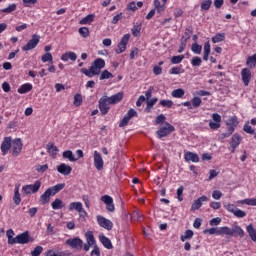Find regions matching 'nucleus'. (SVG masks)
Returning a JSON list of instances; mask_svg holds the SVG:
<instances>
[{
    "label": "nucleus",
    "instance_id": "f257e3e1",
    "mask_svg": "<svg viewBox=\"0 0 256 256\" xmlns=\"http://www.w3.org/2000/svg\"><path fill=\"white\" fill-rule=\"evenodd\" d=\"M39 189H41V182L37 180L34 184L23 186L22 193L23 195H31L32 193H37Z\"/></svg>",
    "mask_w": 256,
    "mask_h": 256
},
{
    "label": "nucleus",
    "instance_id": "f03ea898",
    "mask_svg": "<svg viewBox=\"0 0 256 256\" xmlns=\"http://www.w3.org/2000/svg\"><path fill=\"white\" fill-rule=\"evenodd\" d=\"M11 147L13 157H19L21 155V151H23V142H21L20 138L11 140Z\"/></svg>",
    "mask_w": 256,
    "mask_h": 256
},
{
    "label": "nucleus",
    "instance_id": "7ed1b4c3",
    "mask_svg": "<svg viewBox=\"0 0 256 256\" xmlns=\"http://www.w3.org/2000/svg\"><path fill=\"white\" fill-rule=\"evenodd\" d=\"M226 235L230 237H245V231L240 226L234 225L232 228L226 226Z\"/></svg>",
    "mask_w": 256,
    "mask_h": 256
},
{
    "label": "nucleus",
    "instance_id": "20e7f679",
    "mask_svg": "<svg viewBox=\"0 0 256 256\" xmlns=\"http://www.w3.org/2000/svg\"><path fill=\"white\" fill-rule=\"evenodd\" d=\"M166 126L161 127L156 134L158 135L159 139H163V137H167V135H171L173 131H175V127L169 124L168 122L165 123Z\"/></svg>",
    "mask_w": 256,
    "mask_h": 256
},
{
    "label": "nucleus",
    "instance_id": "39448f33",
    "mask_svg": "<svg viewBox=\"0 0 256 256\" xmlns=\"http://www.w3.org/2000/svg\"><path fill=\"white\" fill-rule=\"evenodd\" d=\"M39 35L34 34L32 35V38L28 41V43L22 47V51H31L33 49H35V47H37V45H39Z\"/></svg>",
    "mask_w": 256,
    "mask_h": 256
},
{
    "label": "nucleus",
    "instance_id": "423d86ee",
    "mask_svg": "<svg viewBox=\"0 0 256 256\" xmlns=\"http://www.w3.org/2000/svg\"><path fill=\"white\" fill-rule=\"evenodd\" d=\"M66 245L71 247V249L81 250L84 248L83 240H81V238H79V237L70 238V239L66 240Z\"/></svg>",
    "mask_w": 256,
    "mask_h": 256
},
{
    "label": "nucleus",
    "instance_id": "0eeeda50",
    "mask_svg": "<svg viewBox=\"0 0 256 256\" xmlns=\"http://www.w3.org/2000/svg\"><path fill=\"white\" fill-rule=\"evenodd\" d=\"M102 203L106 204V210L109 213H114L115 212V204H113V197L109 195H104L101 197Z\"/></svg>",
    "mask_w": 256,
    "mask_h": 256
},
{
    "label": "nucleus",
    "instance_id": "6e6552de",
    "mask_svg": "<svg viewBox=\"0 0 256 256\" xmlns=\"http://www.w3.org/2000/svg\"><path fill=\"white\" fill-rule=\"evenodd\" d=\"M81 73L86 75V77H95V75H99L101 73V70L96 65L92 64L89 70L87 68H82Z\"/></svg>",
    "mask_w": 256,
    "mask_h": 256
},
{
    "label": "nucleus",
    "instance_id": "1a4fd4ad",
    "mask_svg": "<svg viewBox=\"0 0 256 256\" xmlns=\"http://www.w3.org/2000/svg\"><path fill=\"white\" fill-rule=\"evenodd\" d=\"M212 119L213 121L210 120L209 122V127L213 131H217V129L221 127V115H219L218 113H214L212 114Z\"/></svg>",
    "mask_w": 256,
    "mask_h": 256
},
{
    "label": "nucleus",
    "instance_id": "9d476101",
    "mask_svg": "<svg viewBox=\"0 0 256 256\" xmlns=\"http://www.w3.org/2000/svg\"><path fill=\"white\" fill-rule=\"evenodd\" d=\"M97 221L100 227H103V229H106L107 231H111L113 229V222H111V220L103 216H97Z\"/></svg>",
    "mask_w": 256,
    "mask_h": 256
},
{
    "label": "nucleus",
    "instance_id": "9b49d317",
    "mask_svg": "<svg viewBox=\"0 0 256 256\" xmlns=\"http://www.w3.org/2000/svg\"><path fill=\"white\" fill-rule=\"evenodd\" d=\"M94 167L97 169V171H103V156H101V153L98 151H94Z\"/></svg>",
    "mask_w": 256,
    "mask_h": 256
},
{
    "label": "nucleus",
    "instance_id": "f8f14e48",
    "mask_svg": "<svg viewBox=\"0 0 256 256\" xmlns=\"http://www.w3.org/2000/svg\"><path fill=\"white\" fill-rule=\"evenodd\" d=\"M109 105H111V103H109V100L107 99V97L100 98L99 109L103 115H107V113H109V109H110Z\"/></svg>",
    "mask_w": 256,
    "mask_h": 256
},
{
    "label": "nucleus",
    "instance_id": "ddd939ff",
    "mask_svg": "<svg viewBox=\"0 0 256 256\" xmlns=\"http://www.w3.org/2000/svg\"><path fill=\"white\" fill-rule=\"evenodd\" d=\"M87 243L84 244V251H89L93 245H95V236L92 231H88L85 233Z\"/></svg>",
    "mask_w": 256,
    "mask_h": 256
},
{
    "label": "nucleus",
    "instance_id": "4468645a",
    "mask_svg": "<svg viewBox=\"0 0 256 256\" xmlns=\"http://www.w3.org/2000/svg\"><path fill=\"white\" fill-rule=\"evenodd\" d=\"M209 201V198L205 195L199 197L198 199L194 200L191 206V211H198L203 206V203Z\"/></svg>",
    "mask_w": 256,
    "mask_h": 256
},
{
    "label": "nucleus",
    "instance_id": "2eb2a0df",
    "mask_svg": "<svg viewBox=\"0 0 256 256\" xmlns=\"http://www.w3.org/2000/svg\"><path fill=\"white\" fill-rule=\"evenodd\" d=\"M31 241H33V239L27 231L17 235V242L19 245H27V243H31Z\"/></svg>",
    "mask_w": 256,
    "mask_h": 256
},
{
    "label": "nucleus",
    "instance_id": "dca6fc26",
    "mask_svg": "<svg viewBox=\"0 0 256 256\" xmlns=\"http://www.w3.org/2000/svg\"><path fill=\"white\" fill-rule=\"evenodd\" d=\"M241 77L245 87H248L249 83H251V70L249 68L242 69Z\"/></svg>",
    "mask_w": 256,
    "mask_h": 256
},
{
    "label": "nucleus",
    "instance_id": "f3484780",
    "mask_svg": "<svg viewBox=\"0 0 256 256\" xmlns=\"http://www.w3.org/2000/svg\"><path fill=\"white\" fill-rule=\"evenodd\" d=\"M0 148L2 151V155H7V153H9V150L11 149V137L4 138Z\"/></svg>",
    "mask_w": 256,
    "mask_h": 256
},
{
    "label": "nucleus",
    "instance_id": "a211bd4d",
    "mask_svg": "<svg viewBox=\"0 0 256 256\" xmlns=\"http://www.w3.org/2000/svg\"><path fill=\"white\" fill-rule=\"evenodd\" d=\"M226 226L220 228H209L204 231V233H209V235H226Z\"/></svg>",
    "mask_w": 256,
    "mask_h": 256
},
{
    "label": "nucleus",
    "instance_id": "6ab92c4d",
    "mask_svg": "<svg viewBox=\"0 0 256 256\" xmlns=\"http://www.w3.org/2000/svg\"><path fill=\"white\" fill-rule=\"evenodd\" d=\"M57 171L58 173H61V175H71V171H73V168L65 163H62L57 166Z\"/></svg>",
    "mask_w": 256,
    "mask_h": 256
},
{
    "label": "nucleus",
    "instance_id": "aec40b11",
    "mask_svg": "<svg viewBox=\"0 0 256 256\" xmlns=\"http://www.w3.org/2000/svg\"><path fill=\"white\" fill-rule=\"evenodd\" d=\"M51 195H53V194H52L51 190H49V188H48L40 197L41 205H47V203H49V201L51 200Z\"/></svg>",
    "mask_w": 256,
    "mask_h": 256
},
{
    "label": "nucleus",
    "instance_id": "412c9836",
    "mask_svg": "<svg viewBox=\"0 0 256 256\" xmlns=\"http://www.w3.org/2000/svg\"><path fill=\"white\" fill-rule=\"evenodd\" d=\"M123 99V92H119L115 95H112L111 97H107L108 103L110 105H115V103H119V101H122Z\"/></svg>",
    "mask_w": 256,
    "mask_h": 256
},
{
    "label": "nucleus",
    "instance_id": "4be33fe9",
    "mask_svg": "<svg viewBox=\"0 0 256 256\" xmlns=\"http://www.w3.org/2000/svg\"><path fill=\"white\" fill-rule=\"evenodd\" d=\"M185 161H192V163H199V155L193 152H186L184 155Z\"/></svg>",
    "mask_w": 256,
    "mask_h": 256
},
{
    "label": "nucleus",
    "instance_id": "5701e85b",
    "mask_svg": "<svg viewBox=\"0 0 256 256\" xmlns=\"http://www.w3.org/2000/svg\"><path fill=\"white\" fill-rule=\"evenodd\" d=\"M241 144V136L239 134H234L231 138L230 145L232 149H237Z\"/></svg>",
    "mask_w": 256,
    "mask_h": 256
},
{
    "label": "nucleus",
    "instance_id": "b1692460",
    "mask_svg": "<svg viewBox=\"0 0 256 256\" xmlns=\"http://www.w3.org/2000/svg\"><path fill=\"white\" fill-rule=\"evenodd\" d=\"M77 61V54L75 52H66L62 54L61 60L62 61Z\"/></svg>",
    "mask_w": 256,
    "mask_h": 256
},
{
    "label": "nucleus",
    "instance_id": "393cba45",
    "mask_svg": "<svg viewBox=\"0 0 256 256\" xmlns=\"http://www.w3.org/2000/svg\"><path fill=\"white\" fill-rule=\"evenodd\" d=\"M46 149L48 151V153L52 156L55 157V155H57V153H59V149L57 148V146H55V144L49 142L46 146Z\"/></svg>",
    "mask_w": 256,
    "mask_h": 256
},
{
    "label": "nucleus",
    "instance_id": "a878e982",
    "mask_svg": "<svg viewBox=\"0 0 256 256\" xmlns=\"http://www.w3.org/2000/svg\"><path fill=\"white\" fill-rule=\"evenodd\" d=\"M78 211V213L83 212V204L81 202H72L69 205V211Z\"/></svg>",
    "mask_w": 256,
    "mask_h": 256
},
{
    "label": "nucleus",
    "instance_id": "bb28decb",
    "mask_svg": "<svg viewBox=\"0 0 256 256\" xmlns=\"http://www.w3.org/2000/svg\"><path fill=\"white\" fill-rule=\"evenodd\" d=\"M246 231H247L250 239H252V241L256 242V229H255V227H253V224H249L246 227Z\"/></svg>",
    "mask_w": 256,
    "mask_h": 256
},
{
    "label": "nucleus",
    "instance_id": "cd10ccee",
    "mask_svg": "<svg viewBox=\"0 0 256 256\" xmlns=\"http://www.w3.org/2000/svg\"><path fill=\"white\" fill-rule=\"evenodd\" d=\"M102 245L106 248V249H112L113 248V244L111 243V240L109 238H107L106 236H100L99 237Z\"/></svg>",
    "mask_w": 256,
    "mask_h": 256
},
{
    "label": "nucleus",
    "instance_id": "c85d7f7f",
    "mask_svg": "<svg viewBox=\"0 0 256 256\" xmlns=\"http://www.w3.org/2000/svg\"><path fill=\"white\" fill-rule=\"evenodd\" d=\"M48 189L51 190L52 195H57L59 191H63V189H65V183L56 184Z\"/></svg>",
    "mask_w": 256,
    "mask_h": 256
},
{
    "label": "nucleus",
    "instance_id": "c756f323",
    "mask_svg": "<svg viewBox=\"0 0 256 256\" xmlns=\"http://www.w3.org/2000/svg\"><path fill=\"white\" fill-rule=\"evenodd\" d=\"M31 89H33V85H31L30 83H26L18 89V93H20V95H24V93H29Z\"/></svg>",
    "mask_w": 256,
    "mask_h": 256
},
{
    "label": "nucleus",
    "instance_id": "7c9ffc66",
    "mask_svg": "<svg viewBox=\"0 0 256 256\" xmlns=\"http://www.w3.org/2000/svg\"><path fill=\"white\" fill-rule=\"evenodd\" d=\"M141 27L143 24L141 22H136L132 28V35L134 37H139V33H141Z\"/></svg>",
    "mask_w": 256,
    "mask_h": 256
},
{
    "label": "nucleus",
    "instance_id": "2f4dec72",
    "mask_svg": "<svg viewBox=\"0 0 256 256\" xmlns=\"http://www.w3.org/2000/svg\"><path fill=\"white\" fill-rule=\"evenodd\" d=\"M51 205L52 209L54 210L63 209V207H65V203H63V201L59 198H56Z\"/></svg>",
    "mask_w": 256,
    "mask_h": 256
},
{
    "label": "nucleus",
    "instance_id": "473e14b6",
    "mask_svg": "<svg viewBox=\"0 0 256 256\" xmlns=\"http://www.w3.org/2000/svg\"><path fill=\"white\" fill-rule=\"evenodd\" d=\"M94 20H95V15L89 14L88 16L80 20V25H89L93 23Z\"/></svg>",
    "mask_w": 256,
    "mask_h": 256
},
{
    "label": "nucleus",
    "instance_id": "72a5a7b5",
    "mask_svg": "<svg viewBox=\"0 0 256 256\" xmlns=\"http://www.w3.org/2000/svg\"><path fill=\"white\" fill-rule=\"evenodd\" d=\"M210 53H211V44L209 42H206L204 44V55H203L204 61H209Z\"/></svg>",
    "mask_w": 256,
    "mask_h": 256
},
{
    "label": "nucleus",
    "instance_id": "f704fd0d",
    "mask_svg": "<svg viewBox=\"0 0 256 256\" xmlns=\"http://www.w3.org/2000/svg\"><path fill=\"white\" fill-rule=\"evenodd\" d=\"M13 201H14L15 205L21 204V194L19 193V186H16L14 189Z\"/></svg>",
    "mask_w": 256,
    "mask_h": 256
},
{
    "label": "nucleus",
    "instance_id": "c9c22d12",
    "mask_svg": "<svg viewBox=\"0 0 256 256\" xmlns=\"http://www.w3.org/2000/svg\"><path fill=\"white\" fill-rule=\"evenodd\" d=\"M62 156L64 159H69L72 162L77 161L75 155H73V151H71V150L64 151Z\"/></svg>",
    "mask_w": 256,
    "mask_h": 256
},
{
    "label": "nucleus",
    "instance_id": "e433bc0d",
    "mask_svg": "<svg viewBox=\"0 0 256 256\" xmlns=\"http://www.w3.org/2000/svg\"><path fill=\"white\" fill-rule=\"evenodd\" d=\"M154 7L160 15L165 11V4L161 5V1L159 0H154Z\"/></svg>",
    "mask_w": 256,
    "mask_h": 256
},
{
    "label": "nucleus",
    "instance_id": "4c0bfd02",
    "mask_svg": "<svg viewBox=\"0 0 256 256\" xmlns=\"http://www.w3.org/2000/svg\"><path fill=\"white\" fill-rule=\"evenodd\" d=\"M211 5H213V1L211 0H204L201 3V10L202 11H209V9H211Z\"/></svg>",
    "mask_w": 256,
    "mask_h": 256
},
{
    "label": "nucleus",
    "instance_id": "58836bf2",
    "mask_svg": "<svg viewBox=\"0 0 256 256\" xmlns=\"http://www.w3.org/2000/svg\"><path fill=\"white\" fill-rule=\"evenodd\" d=\"M191 50L193 53H195V55H201V51H203V46L195 42L194 44H192Z\"/></svg>",
    "mask_w": 256,
    "mask_h": 256
},
{
    "label": "nucleus",
    "instance_id": "ea45409f",
    "mask_svg": "<svg viewBox=\"0 0 256 256\" xmlns=\"http://www.w3.org/2000/svg\"><path fill=\"white\" fill-rule=\"evenodd\" d=\"M193 235H194L193 230H186L184 232V235H182L180 239L181 241L185 242L187 241V239H193Z\"/></svg>",
    "mask_w": 256,
    "mask_h": 256
},
{
    "label": "nucleus",
    "instance_id": "a19ab883",
    "mask_svg": "<svg viewBox=\"0 0 256 256\" xmlns=\"http://www.w3.org/2000/svg\"><path fill=\"white\" fill-rule=\"evenodd\" d=\"M222 41H225L224 33H218L212 38V43H221Z\"/></svg>",
    "mask_w": 256,
    "mask_h": 256
},
{
    "label": "nucleus",
    "instance_id": "79ce46f5",
    "mask_svg": "<svg viewBox=\"0 0 256 256\" xmlns=\"http://www.w3.org/2000/svg\"><path fill=\"white\" fill-rule=\"evenodd\" d=\"M185 95V90L178 88L172 92V97H175L177 99H181Z\"/></svg>",
    "mask_w": 256,
    "mask_h": 256
},
{
    "label": "nucleus",
    "instance_id": "37998d69",
    "mask_svg": "<svg viewBox=\"0 0 256 256\" xmlns=\"http://www.w3.org/2000/svg\"><path fill=\"white\" fill-rule=\"evenodd\" d=\"M242 205H251L256 207V198H248L240 202Z\"/></svg>",
    "mask_w": 256,
    "mask_h": 256
},
{
    "label": "nucleus",
    "instance_id": "c03bdc74",
    "mask_svg": "<svg viewBox=\"0 0 256 256\" xmlns=\"http://www.w3.org/2000/svg\"><path fill=\"white\" fill-rule=\"evenodd\" d=\"M104 79H113V74L108 70H104L100 75V81H103Z\"/></svg>",
    "mask_w": 256,
    "mask_h": 256
},
{
    "label": "nucleus",
    "instance_id": "a18cd8bd",
    "mask_svg": "<svg viewBox=\"0 0 256 256\" xmlns=\"http://www.w3.org/2000/svg\"><path fill=\"white\" fill-rule=\"evenodd\" d=\"M183 59H185L184 55L173 56L171 58V63H173V65H179V63H181V61H183Z\"/></svg>",
    "mask_w": 256,
    "mask_h": 256
},
{
    "label": "nucleus",
    "instance_id": "49530a36",
    "mask_svg": "<svg viewBox=\"0 0 256 256\" xmlns=\"http://www.w3.org/2000/svg\"><path fill=\"white\" fill-rule=\"evenodd\" d=\"M46 256H69V254L65 252H55L53 250H48L46 252Z\"/></svg>",
    "mask_w": 256,
    "mask_h": 256
},
{
    "label": "nucleus",
    "instance_id": "de8ad7c7",
    "mask_svg": "<svg viewBox=\"0 0 256 256\" xmlns=\"http://www.w3.org/2000/svg\"><path fill=\"white\" fill-rule=\"evenodd\" d=\"M246 65H248L249 67H255V65H256V54L248 57V59L246 61Z\"/></svg>",
    "mask_w": 256,
    "mask_h": 256
},
{
    "label": "nucleus",
    "instance_id": "09e8293b",
    "mask_svg": "<svg viewBox=\"0 0 256 256\" xmlns=\"http://www.w3.org/2000/svg\"><path fill=\"white\" fill-rule=\"evenodd\" d=\"M93 64L96 65V67L101 70V69H104L105 67V60H103L102 58H97Z\"/></svg>",
    "mask_w": 256,
    "mask_h": 256
},
{
    "label": "nucleus",
    "instance_id": "8fccbe9b",
    "mask_svg": "<svg viewBox=\"0 0 256 256\" xmlns=\"http://www.w3.org/2000/svg\"><path fill=\"white\" fill-rule=\"evenodd\" d=\"M79 34H80L81 37H83L84 39H87V37H89V28H87V27H81V28H79Z\"/></svg>",
    "mask_w": 256,
    "mask_h": 256
},
{
    "label": "nucleus",
    "instance_id": "3c124183",
    "mask_svg": "<svg viewBox=\"0 0 256 256\" xmlns=\"http://www.w3.org/2000/svg\"><path fill=\"white\" fill-rule=\"evenodd\" d=\"M233 215H235V217H238V219H243V217H247V213H245V211L238 208H236Z\"/></svg>",
    "mask_w": 256,
    "mask_h": 256
},
{
    "label": "nucleus",
    "instance_id": "603ef678",
    "mask_svg": "<svg viewBox=\"0 0 256 256\" xmlns=\"http://www.w3.org/2000/svg\"><path fill=\"white\" fill-rule=\"evenodd\" d=\"M201 63H203V60L198 56L193 57L191 60L193 67H200Z\"/></svg>",
    "mask_w": 256,
    "mask_h": 256
},
{
    "label": "nucleus",
    "instance_id": "864d4df0",
    "mask_svg": "<svg viewBox=\"0 0 256 256\" xmlns=\"http://www.w3.org/2000/svg\"><path fill=\"white\" fill-rule=\"evenodd\" d=\"M83 103V97H81V94L74 95V105L75 107H79Z\"/></svg>",
    "mask_w": 256,
    "mask_h": 256
},
{
    "label": "nucleus",
    "instance_id": "5fc2aeb1",
    "mask_svg": "<svg viewBox=\"0 0 256 256\" xmlns=\"http://www.w3.org/2000/svg\"><path fill=\"white\" fill-rule=\"evenodd\" d=\"M17 9V5L10 4L7 8L1 10L2 13H13Z\"/></svg>",
    "mask_w": 256,
    "mask_h": 256
},
{
    "label": "nucleus",
    "instance_id": "6e6d98bb",
    "mask_svg": "<svg viewBox=\"0 0 256 256\" xmlns=\"http://www.w3.org/2000/svg\"><path fill=\"white\" fill-rule=\"evenodd\" d=\"M47 61H49L50 63H53V55L49 52H47L42 56V62L47 63Z\"/></svg>",
    "mask_w": 256,
    "mask_h": 256
},
{
    "label": "nucleus",
    "instance_id": "4d7b16f0",
    "mask_svg": "<svg viewBox=\"0 0 256 256\" xmlns=\"http://www.w3.org/2000/svg\"><path fill=\"white\" fill-rule=\"evenodd\" d=\"M35 169L38 173H45V171H47V169H49V165L44 164V165H36Z\"/></svg>",
    "mask_w": 256,
    "mask_h": 256
},
{
    "label": "nucleus",
    "instance_id": "13d9d810",
    "mask_svg": "<svg viewBox=\"0 0 256 256\" xmlns=\"http://www.w3.org/2000/svg\"><path fill=\"white\" fill-rule=\"evenodd\" d=\"M212 197L213 199H215L216 201H219V199H221L223 197V192H221V190H214L212 192Z\"/></svg>",
    "mask_w": 256,
    "mask_h": 256
},
{
    "label": "nucleus",
    "instance_id": "bf43d9fd",
    "mask_svg": "<svg viewBox=\"0 0 256 256\" xmlns=\"http://www.w3.org/2000/svg\"><path fill=\"white\" fill-rule=\"evenodd\" d=\"M160 105L162 107H168V109H171L173 107V101H171V100H161Z\"/></svg>",
    "mask_w": 256,
    "mask_h": 256
},
{
    "label": "nucleus",
    "instance_id": "052dcab7",
    "mask_svg": "<svg viewBox=\"0 0 256 256\" xmlns=\"http://www.w3.org/2000/svg\"><path fill=\"white\" fill-rule=\"evenodd\" d=\"M41 253H43V247H42V246H37V247L31 252V255H32V256H39V255H41Z\"/></svg>",
    "mask_w": 256,
    "mask_h": 256
},
{
    "label": "nucleus",
    "instance_id": "680f3d73",
    "mask_svg": "<svg viewBox=\"0 0 256 256\" xmlns=\"http://www.w3.org/2000/svg\"><path fill=\"white\" fill-rule=\"evenodd\" d=\"M166 119L167 118L165 117V115L160 114L159 116L156 117V125H163Z\"/></svg>",
    "mask_w": 256,
    "mask_h": 256
},
{
    "label": "nucleus",
    "instance_id": "e2e57ef3",
    "mask_svg": "<svg viewBox=\"0 0 256 256\" xmlns=\"http://www.w3.org/2000/svg\"><path fill=\"white\" fill-rule=\"evenodd\" d=\"M125 49H127V46L125 44H122L119 42L118 49H116V53L119 55L121 53H124Z\"/></svg>",
    "mask_w": 256,
    "mask_h": 256
},
{
    "label": "nucleus",
    "instance_id": "0e129e2a",
    "mask_svg": "<svg viewBox=\"0 0 256 256\" xmlns=\"http://www.w3.org/2000/svg\"><path fill=\"white\" fill-rule=\"evenodd\" d=\"M129 121H131V118L126 115L120 122L119 127H126V125L129 124Z\"/></svg>",
    "mask_w": 256,
    "mask_h": 256
},
{
    "label": "nucleus",
    "instance_id": "69168bd1",
    "mask_svg": "<svg viewBox=\"0 0 256 256\" xmlns=\"http://www.w3.org/2000/svg\"><path fill=\"white\" fill-rule=\"evenodd\" d=\"M221 223V218L216 217L210 220L211 227H215Z\"/></svg>",
    "mask_w": 256,
    "mask_h": 256
},
{
    "label": "nucleus",
    "instance_id": "338daca9",
    "mask_svg": "<svg viewBox=\"0 0 256 256\" xmlns=\"http://www.w3.org/2000/svg\"><path fill=\"white\" fill-rule=\"evenodd\" d=\"M192 105H193V107H200L201 106V98L194 97L192 99Z\"/></svg>",
    "mask_w": 256,
    "mask_h": 256
},
{
    "label": "nucleus",
    "instance_id": "774afa93",
    "mask_svg": "<svg viewBox=\"0 0 256 256\" xmlns=\"http://www.w3.org/2000/svg\"><path fill=\"white\" fill-rule=\"evenodd\" d=\"M91 256H101V252L99 251V247L97 245H94Z\"/></svg>",
    "mask_w": 256,
    "mask_h": 256
}]
</instances>
